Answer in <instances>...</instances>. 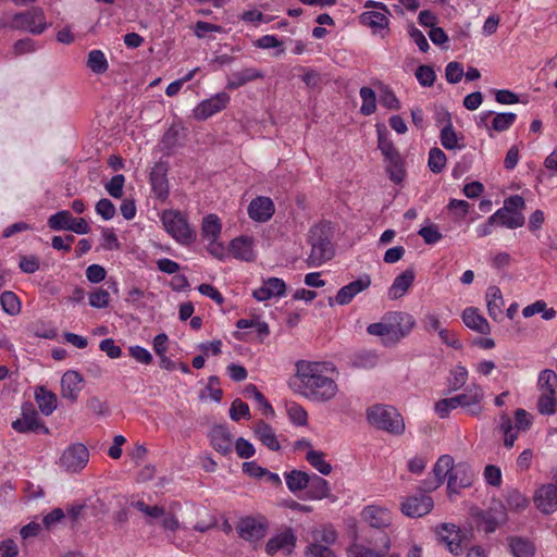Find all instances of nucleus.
Wrapping results in <instances>:
<instances>
[{"mask_svg": "<svg viewBox=\"0 0 557 557\" xmlns=\"http://www.w3.org/2000/svg\"><path fill=\"white\" fill-rule=\"evenodd\" d=\"M509 547L513 557H534L535 554L534 544L523 537H510Z\"/></svg>", "mask_w": 557, "mask_h": 557, "instance_id": "obj_35", "label": "nucleus"}, {"mask_svg": "<svg viewBox=\"0 0 557 557\" xmlns=\"http://www.w3.org/2000/svg\"><path fill=\"white\" fill-rule=\"evenodd\" d=\"M432 508L433 500L425 494L408 496L400 504L401 512L410 518L422 517L429 513Z\"/></svg>", "mask_w": 557, "mask_h": 557, "instance_id": "obj_16", "label": "nucleus"}, {"mask_svg": "<svg viewBox=\"0 0 557 557\" xmlns=\"http://www.w3.org/2000/svg\"><path fill=\"white\" fill-rule=\"evenodd\" d=\"M0 25L29 32L34 35L44 33L47 27L45 13L37 7H33L25 12L15 13L12 16H5L0 21Z\"/></svg>", "mask_w": 557, "mask_h": 557, "instance_id": "obj_4", "label": "nucleus"}, {"mask_svg": "<svg viewBox=\"0 0 557 557\" xmlns=\"http://www.w3.org/2000/svg\"><path fill=\"white\" fill-rule=\"evenodd\" d=\"M233 444L239 458L248 459L256 453L255 446L244 437H238Z\"/></svg>", "mask_w": 557, "mask_h": 557, "instance_id": "obj_60", "label": "nucleus"}, {"mask_svg": "<svg viewBox=\"0 0 557 557\" xmlns=\"http://www.w3.org/2000/svg\"><path fill=\"white\" fill-rule=\"evenodd\" d=\"M428 165L433 173H440L446 165V156L440 148H432L429 152Z\"/></svg>", "mask_w": 557, "mask_h": 557, "instance_id": "obj_51", "label": "nucleus"}, {"mask_svg": "<svg viewBox=\"0 0 557 557\" xmlns=\"http://www.w3.org/2000/svg\"><path fill=\"white\" fill-rule=\"evenodd\" d=\"M72 213L67 210H61L52 214L48 219V225L53 231L69 230L72 221Z\"/></svg>", "mask_w": 557, "mask_h": 557, "instance_id": "obj_46", "label": "nucleus"}, {"mask_svg": "<svg viewBox=\"0 0 557 557\" xmlns=\"http://www.w3.org/2000/svg\"><path fill=\"white\" fill-rule=\"evenodd\" d=\"M247 212L252 221L264 223L273 216L275 206L270 197L258 196L250 201Z\"/></svg>", "mask_w": 557, "mask_h": 557, "instance_id": "obj_17", "label": "nucleus"}, {"mask_svg": "<svg viewBox=\"0 0 557 557\" xmlns=\"http://www.w3.org/2000/svg\"><path fill=\"white\" fill-rule=\"evenodd\" d=\"M309 481L306 490V499L322 500L331 496V487L325 479L313 473Z\"/></svg>", "mask_w": 557, "mask_h": 557, "instance_id": "obj_25", "label": "nucleus"}, {"mask_svg": "<svg viewBox=\"0 0 557 557\" xmlns=\"http://www.w3.org/2000/svg\"><path fill=\"white\" fill-rule=\"evenodd\" d=\"M537 388L540 392L556 393L557 389V374L549 369L543 370L537 379Z\"/></svg>", "mask_w": 557, "mask_h": 557, "instance_id": "obj_47", "label": "nucleus"}, {"mask_svg": "<svg viewBox=\"0 0 557 557\" xmlns=\"http://www.w3.org/2000/svg\"><path fill=\"white\" fill-rule=\"evenodd\" d=\"M537 410L544 416L554 414L557 410V393L541 392L537 400Z\"/></svg>", "mask_w": 557, "mask_h": 557, "instance_id": "obj_42", "label": "nucleus"}, {"mask_svg": "<svg viewBox=\"0 0 557 557\" xmlns=\"http://www.w3.org/2000/svg\"><path fill=\"white\" fill-rule=\"evenodd\" d=\"M35 399L39 410L45 416H50L57 408V396L44 386L35 389Z\"/></svg>", "mask_w": 557, "mask_h": 557, "instance_id": "obj_28", "label": "nucleus"}, {"mask_svg": "<svg viewBox=\"0 0 557 557\" xmlns=\"http://www.w3.org/2000/svg\"><path fill=\"white\" fill-rule=\"evenodd\" d=\"M236 327L240 332L238 338L253 345L262 344L270 334L268 323L258 317L239 319L236 322Z\"/></svg>", "mask_w": 557, "mask_h": 557, "instance_id": "obj_7", "label": "nucleus"}, {"mask_svg": "<svg viewBox=\"0 0 557 557\" xmlns=\"http://www.w3.org/2000/svg\"><path fill=\"white\" fill-rule=\"evenodd\" d=\"M470 517L476 523V528L485 533L495 532L499 525L505 524L508 520L507 508L502 502H498L488 510L471 507Z\"/></svg>", "mask_w": 557, "mask_h": 557, "instance_id": "obj_5", "label": "nucleus"}, {"mask_svg": "<svg viewBox=\"0 0 557 557\" xmlns=\"http://www.w3.org/2000/svg\"><path fill=\"white\" fill-rule=\"evenodd\" d=\"M222 231V224L218 215L208 214L202 220L201 235L212 246L219 238Z\"/></svg>", "mask_w": 557, "mask_h": 557, "instance_id": "obj_30", "label": "nucleus"}, {"mask_svg": "<svg viewBox=\"0 0 557 557\" xmlns=\"http://www.w3.org/2000/svg\"><path fill=\"white\" fill-rule=\"evenodd\" d=\"M361 519L371 528L385 529L392 524V511L384 506L371 504L361 510Z\"/></svg>", "mask_w": 557, "mask_h": 557, "instance_id": "obj_15", "label": "nucleus"}, {"mask_svg": "<svg viewBox=\"0 0 557 557\" xmlns=\"http://www.w3.org/2000/svg\"><path fill=\"white\" fill-rule=\"evenodd\" d=\"M285 409L290 423H293L296 426L307 425L308 413L301 405L295 401H289L286 403Z\"/></svg>", "mask_w": 557, "mask_h": 557, "instance_id": "obj_39", "label": "nucleus"}, {"mask_svg": "<svg viewBox=\"0 0 557 557\" xmlns=\"http://www.w3.org/2000/svg\"><path fill=\"white\" fill-rule=\"evenodd\" d=\"M360 22L362 25H366L373 29V32H377L380 29H384L388 25V17L386 16V10L384 11H366L360 15Z\"/></svg>", "mask_w": 557, "mask_h": 557, "instance_id": "obj_34", "label": "nucleus"}, {"mask_svg": "<svg viewBox=\"0 0 557 557\" xmlns=\"http://www.w3.org/2000/svg\"><path fill=\"white\" fill-rule=\"evenodd\" d=\"M212 447L221 453L227 455L233 448V435L225 425H215L209 433Z\"/></svg>", "mask_w": 557, "mask_h": 557, "instance_id": "obj_22", "label": "nucleus"}, {"mask_svg": "<svg viewBox=\"0 0 557 557\" xmlns=\"http://www.w3.org/2000/svg\"><path fill=\"white\" fill-rule=\"evenodd\" d=\"M310 233L311 251L307 263L309 267H320L333 258L334 248L330 236L322 228H313Z\"/></svg>", "mask_w": 557, "mask_h": 557, "instance_id": "obj_6", "label": "nucleus"}, {"mask_svg": "<svg viewBox=\"0 0 557 557\" xmlns=\"http://www.w3.org/2000/svg\"><path fill=\"white\" fill-rule=\"evenodd\" d=\"M0 304L4 312L10 315H15L21 311V301L17 295L13 292L5 290L0 296Z\"/></svg>", "mask_w": 557, "mask_h": 557, "instance_id": "obj_45", "label": "nucleus"}, {"mask_svg": "<svg viewBox=\"0 0 557 557\" xmlns=\"http://www.w3.org/2000/svg\"><path fill=\"white\" fill-rule=\"evenodd\" d=\"M517 115L515 113H498L494 115L490 129L495 132L507 131L516 121Z\"/></svg>", "mask_w": 557, "mask_h": 557, "instance_id": "obj_50", "label": "nucleus"}, {"mask_svg": "<svg viewBox=\"0 0 557 557\" xmlns=\"http://www.w3.org/2000/svg\"><path fill=\"white\" fill-rule=\"evenodd\" d=\"M39 426L38 414L32 407L23 408L22 418L12 422V428L20 433L36 431Z\"/></svg>", "mask_w": 557, "mask_h": 557, "instance_id": "obj_27", "label": "nucleus"}, {"mask_svg": "<svg viewBox=\"0 0 557 557\" xmlns=\"http://www.w3.org/2000/svg\"><path fill=\"white\" fill-rule=\"evenodd\" d=\"M236 530L240 539L257 543L264 537L268 521L264 517H244L239 519Z\"/></svg>", "mask_w": 557, "mask_h": 557, "instance_id": "obj_10", "label": "nucleus"}, {"mask_svg": "<svg viewBox=\"0 0 557 557\" xmlns=\"http://www.w3.org/2000/svg\"><path fill=\"white\" fill-rule=\"evenodd\" d=\"M87 66L95 74L107 72L109 64L104 53L99 49H92L88 53Z\"/></svg>", "mask_w": 557, "mask_h": 557, "instance_id": "obj_40", "label": "nucleus"}, {"mask_svg": "<svg viewBox=\"0 0 557 557\" xmlns=\"http://www.w3.org/2000/svg\"><path fill=\"white\" fill-rule=\"evenodd\" d=\"M483 475L487 484L494 487H499L502 485L503 475L499 467L494 465L486 466Z\"/></svg>", "mask_w": 557, "mask_h": 557, "instance_id": "obj_59", "label": "nucleus"}, {"mask_svg": "<svg viewBox=\"0 0 557 557\" xmlns=\"http://www.w3.org/2000/svg\"><path fill=\"white\" fill-rule=\"evenodd\" d=\"M362 104L360 107V113L364 116H369L376 111V95L375 91L367 86L360 88L359 91Z\"/></svg>", "mask_w": 557, "mask_h": 557, "instance_id": "obj_41", "label": "nucleus"}, {"mask_svg": "<svg viewBox=\"0 0 557 557\" xmlns=\"http://www.w3.org/2000/svg\"><path fill=\"white\" fill-rule=\"evenodd\" d=\"M416 77L420 85L424 87H430L434 84L436 75L431 66L420 65L416 71Z\"/></svg>", "mask_w": 557, "mask_h": 557, "instance_id": "obj_58", "label": "nucleus"}, {"mask_svg": "<svg viewBox=\"0 0 557 557\" xmlns=\"http://www.w3.org/2000/svg\"><path fill=\"white\" fill-rule=\"evenodd\" d=\"M244 396L255 399L264 410V412H273V408L265 399L262 393L253 384H248L244 389Z\"/></svg>", "mask_w": 557, "mask_h": 557, "instance_id": "obj_52", "label": "nucleus"}, {"mask_svg": "<svg viewBox=\"0 0 557 557\" xmlns=\"http://www.w3.org/2000/svg\"><path fill=\"white\" fill-rule=\"evenodd\" d=\"M95 210L106 221L113 219L116 212L113 202L107 198L100 199L96 203Z\"/></svg>", "mask_w": 557, "mask_h": 557, "instance_id": "obj_56", "label": "nucleus"}, {"mask_svg": "<svg viewBox=\"0 0 557 557\" xmlns=\"http://www.w3.org/2000/svg\"><path fill=\"white\" fill-rule=\"evenodd\" d=\"M380 102L383 107L389 110H398L400 107L395 92L388 87H384L381 90Z\"/></svg>", "mask_w": 557, "mask_h": 557, "instance_id": "obj_63", "label": "nucleus"}, {"mask_svg": "<svg viewBox=\"0 0 557 557\" xmlns=\"http://www.w3.org/2000/svg\"><path fill=\"white\" fill-rule=\"evenodd\" d=\"M368 422L380 430L394 435H400L405 431V422L396 408L388 405L376 404L367 409Z\"/></svg>", "mask_w": 557, "mask_h": 557, "instance_id": "obj_2", "label": "nucleus"}, {"mask_svg": "<svg viewBox=\"0 0 557 557\" xmlns=\"http://www.w3.org/2000/svg\"><path fill=\"white\" fill-rule=\"evenodd\" d=\"M230 101L231 97L227 92H218L199 102L193 110V115L197 121H206L223 111L228 106Z\"/></svg>", "mask_w": 557, "mask_h": 557, "instance_id": "obj_11", "label": "nucleus"}, {"mask_svg": "<svg viewBox=\"0 0 557 557\" xmlns=\"http://www.w3.org/2000/svg\"><path fill=\"white\" fill-rule=\"evenodd\" d=\"M133 506L143 512L146 517L152 519H161L164 516L165 509L160 506H149L144 500H137L133 504Z\"/></svg>", "mask_w": 557, "mask_h": 557, "instance_id": "obj_57", "label": "nucleus"}, {"mask_svg": "<svg viewBox=\"0 0 557 557\" xmlns=\"http://www.w3.org/2000/svg\"><path fill=\"white\" fill-rule=\"evenodd\" d=\"M310 476L311 474L300 470H292L284 473L286 486L294 494L307 490Z\"/></svg>", "mask_w": 557, "mask_h": 557, "instance_id": "obj_31", "label": "nucleus"}, {"mask_svg": "<svg viewBox=\"0 0 557 557\" xmlns=\"http://www.w3.org/2000/svg\"><path fill=\"white\" fill-rule=\"evenodd\" d=\"M306 460L321 474L329 475L332 472V466L325 459V455L321 450H309L306 454Z\"/></svg>", "mask_w": 557, "mask_h": 557, "instance_id": "obj_38", "label": "nucleus"}, {"mask_svg": "<svg viewBox=\"0 0 557 557\" xmlns=\"http://www.w3.org/2000/svg\"><path fill=\"white\" fill-rule=\"evenodd\" d=\"M416 277L413 269H406L397 275L388 288L387 295L392 300H397L406 295Z\"/></svg>", "mask_w": 557, "mask_h": 557, "instance_id": "obj_23", "label": "nucleus"}, {"mask_svg": "<svg viewBox=\"0 0 557 557\" xmlns=\"http://www.w3.org/2000/svg\"><path fill=\"white\" fill-rule=\"evenodd\" d=\"M371 284L369 275L361 276L349 284L343 286L335 297V301L341 305H348L361 292L367 289Z\"/></svg>", "mask_w": 557, "mask_h": 557, "instance_id": "obj_20", "label": "nucleus"}, {"mask_svg": "<svg viewBox=\"0 0 557 557\" xmlns=\"http://www.w3.org/2000/svg\"><path fill=\"white\" fill-rule=\"evenodd\" d=\"M252 431L255 436L270 450H280V441L274 429L270 424L262 420H259L253 424Z\"/></svg>", "mask_w": 557, "mask_h": 557, "instance_id": "obj_24", "label": "nucleus"}, {"mask_svg": "<svg viewBox=\"0 0 557 557\" xmlns=\"http://www.w3.org/2000/svg\"><path fill=\"white\" fill-rule=\"evenodd\" d=\"M230 251L235 259L253 261L256 259L255 240L251 236L240 235L231 240Z\"/></svg>", "mask_w": 557, "mask_h": 557, "instance_id": "obj_19", "label": "nucleus"}, {"mask_svg": "<svg viewBox=\"0 0 557 557\" xmlns=\"http://www.w3.org/2000/svg\"><path fill=\"white\" fill-rule=\"evenodd\" d=\"M525 202L524 199L519 196H510L507 198L504 202V207L498 209L494 214H492V220H494L496 216H499L506 212H521V210L524 208Z\"/></svg>", "mask_w": 557, "mask_h": 557, "instance_id": "obj_48", "label": "nucleus"}, {"mask_svg": "<svg viewBox=\"0 0 557 557\" xmlns=\"http://www.w3.org/2000/svg\"><path fill=\"white\" fill-rule=\"evenodd\" d=\"M377 363L374 350H358L352 357V367L357 369H371Z\"/></svg>", "mask_w": 557, "mask_h": 557, "instance_id": "obj_43", "label": "nucleus"}, {"mask_svg": "<svg viewBox=\"0 0 557 557\" xmlns=\"http://www.w3.org/2000/svg\"><path fill=\"white\" fill-rule=\"evenodd\" d=\"M161 222L166 233L180 245L189 246L197 238L196 230L189 224L187 216L177 210L162 212Z\"/></svg>", "mask_w": 557, "mask_h": 557, "instance_id": "obj_3", "label": "nucleus"}, {"mask_svg": "<svg viewBox=\"0 0 557 557\" xmlns=\"http://www.w3.org/2000/svg\"><path fill=\"white\" fill-rule=\"evenodd\" d=\"M504 497L508 509L516 512L525 510L530 505L529 498L517 488L508 490Z\"/></svg>", "mask_w": 557, "mask_h": 557, "instance_id": "obj_36", "label": "nucleus"}, {"mask_svg": "<svg viewBox=\"0 0 557 557\" xmlns=\"http://www.w3.org/2000/svg\"><path fill=\"white\" fill-rule=\"evenodd\" d=\"M124 184H125L124 175L116 174L104 185V187L111 197L120 199L123 196Z\"/></svg>", "mask_w": 557, "mask_h": 557, "instance_id": "obj_54", "label": "nucleus"}, {"mask_svg": "<svg viewBox=\"0 0 557 557\" xmlns=\"http://www.w3.org/2000/svg\"><path fill=\"white\" fill-rule=\"evenodd\" d=\"M462 320L468 327L475 330L481 334H486L490 331L488 322L475 308L466 309L462 314Z\"/></svg>", "mask_w": 557, "mask_h": 557, "instance_id": "obj_33", "label": "nucleus"}, {"mask_svg": "<svg viewBox=\"0 0 557 557\" xmlns=\"http://www.w3.org/2000/svg\"><path fill=\"white\" fill-rule=\"evenodd\" d=\"M222 389L219 387V380L214 376L209 379V383L206 389L201 393V398H210L215 403H220L222 399Z\"/></svg>", "mask_w": 557, "mask_h": 557, "instance_id": "obj_55", "label": "nucleus"}, {"mask_svg": "<svg viewBox=\"0 0 557 557\" xmlns=\"http://www.w3.org/2000/svg\"><path fill=\"white\" fill-rule=\"evenodd\" d=\"M377 146L383 156L385 157V159L388 160L389 162H394L396 159L399 158V153L395 148L393 141L381 132H379Z\"/></svg>", "mask_w": 557, "mask_h": 557, "instance_id": "obj_49", "label": "nucleus"}, {"mask_svg": "<svg viewBox=\"0 0 557 557\" xmlns=\"http://www.w3.org/2000/svg\"><path fill=\"white\" fill-rule=\"evenodd\" d=\"M110 304V294L107 289L97 288L89 294V305L97 309H104Z\"/></svg>", "mask_w": 557, "mask_h": 557, "instance_id": "obj_53", "label": "nucleus"}, {"mask_svg": "<svg viewBox=\"0 0 557 557\" xmlns=\"http://www.w3.org/2000/svg\"><path fill=\"white\" fill-rule=\"evenodd\" d=\"M535 507L544 515L557 511V485L545 483L539 486L533 495Z\"/></svg>", "mask_w": 557, "mask_h": 557, "instance_id": "obj_14", "label": "nucleus"}, {"mask_svg": "<svg viewBox=\"0 0 557 557\" xmlns=\"http://www.w3.org/2000/svg\"><path fill=\"white\" fill-rule=\"evenodd\" d=\"M262 76L263 75L257 69H244L232 74L227 82L226 88L230 90H235L249 82L261 78Z\"/></svg>", "mask_w": 557, "mask_h": 557, "instance_id": "obj_32", "label": "nucleus"}, {"mask_svg": "<svg viewBox=\"0 0 557 557\" xmlns=\"http://www.w3.org/2000/svg\"><path fill=\"white\" fill-rule=\"evenodd\" d=\"M83 388V376L76 371H66L61 379V395L74 403Z\"/></svg>", "mask_w": 557, "mask_h": 557, "instance_id": "obj_21", "label": "nucleus"}, {"mask_svg": "<svg viewBox=\"0 0 557 557\" xmlns=\"http://www.w3.org/2000/svg\"><path fill=\"white\" fill-rule=\"evenodd\" d=\"M307 557H336L333 550L318 543H310L306 549Z\"/></svg>", "mask_w": 557, "mask_h": 557, "instance_id": "obj_64", "label": "nucleus"}, {"mask_svg": "<svg viewBox=\"0 0 557 557\" xmlns=\"http://www.w3.org/2000/svg\"><path fill=\"white\" fill-rule=\"evenodd\" d=\"M297 543V536L292 528H284L274 533L265 543V553L270 556L276 554L290 555Z\"/></svg>", "mask_w": 557, "mask_h": 557, "instance_id": "obj_9", "label": "nucleus"}, {"mask_svg": "<svg viewBox=\"0 0 557 557\" xmlns=\"http://www.w3.org/2000/svg\"><path fill=\"white\" fill-rule=\"evenodd\" d=\"M89 460V451L83 444L69 446L60 458V466L67 472H78L86 467Z\"/></svg>", "mask_w": 557, "mask_h": 557, "instance_id": "obj_12", "label": "nucleus"}, {"mask_svg": "<svg viewBox=\"0 0 557 557\" xmlns=\"http://www.w3.org/2000/svg\"><path fill=\"white\" fill-rule=\"evenodd\" d=\"M311 535H312L311 543H318L320 545H324L327 547L333 545L337 540V532L331 525H322V527L315 528L314 530H312Z\"/></svg>", "mask_w": 557, "mask_h": 557, "instance_id": "obj_37", "label": "nucleus"}, {"mask_svg": "<svg viewBox=\"0 0 557 557\" xmlns=\"http://www.w3.org/2000/svg\"><path fill=\"white\" fill-rule=\"evenodd\" d=\"M483 389L476 384H471L455 394V408H460L463 412L476 417L483 410Z\"/></svg>", "mask_w": 557, "mask_h": 557, "instance_id": "obj_8", "label": "nucleus"}, {"mask_svg": "<svg viewBox=\"0 0 557 557\" xmlns=\"http://www.w3.org/2000/svg\"><path fill=\"white\" fill-rule=\"evenodd\" d=\"M433 473L436 482L429 484L428 491L437 488L445 480L447 481V488L450 490L453 486V457L449 455L441 456L433 468Z\"/></svg>", "mask_w": 557, "mask_h": 557, "instance_id": "obj_18", "label": "nucleus"}, {"mask_svg": "<svg viewBox=\"0 0 557 557\" xmlns=\"http://www.w3.org/2000/svg\"><path fill=\"white\" fill-rule=\"evenodd\" d=\"M487 311L493 320H499L503 317L504 299L502 292L497 286H490L486 292Z\"/></svg>", "mask_w": 557, "mask_h": 557, "instance_id": "obj_29", "label": "nucleus"}, {"mask_svg": "<svg viewBox=\"0 0 557 557\" xmlns=\"http://www.w3.org/2000/svg\"><path fill=\"white\" fill-rule=\"evenodd\" d=\"M382 548L374 550L363 544H352L348 550V557H384L391 548V540L388 535L384 534L381 537Z\"/></svg>", "mask_w": 557, "mask_h": 557, "instance_id": "obj_26", "label": "nucleus"}, {"mask_svg": "<svg viewBox=\"0 0 557 557\" xmlns=\"http://www.w3.org/2000/svg\"><path fill=\"white\" fill-rule=\"evenodd\" d=\"M18 267L22 272L33 274L39 270L40 261L39 258L35 255L22 256Z\"/></svg>", "mask_w": 557, "mask_h": 557, "instance_id": "obj_62", "label": "nucleus"}, {"mask_svg": "<svg viewBox=\"0 0 557 557\" xmlns=\"http://www.w3.org/2000/svg\"><path fill=\"white\" fill-rule=\"evenodd\" d=\"M386 324H389L388 333L389 339H398L400 337H405L410 333L414 325V319L411 314L401 312V311H393L385 313Z\"/></svg>", "mask_w": 557, "mask_h": 557, "instance_id": "obj_13", "label": "nucleus"}, {"mask_svg": "<svg viewBox=\"0 0 557 557\" xmlns=\"http://www.w3.org/2000/svg\"><path fill=\"white\" fill-rule=\"evenodd\" d=\"M230 417L234 421H239L243 418H249L250 417V410L246 403L242 401L240 399H235L232 403L231 409H230Z\"/></svg>", "mask_w": 557, "mask_h": 557, "instance_id": "obj_61", "label": "nucleus"}, {"mask_svg": "<svg viewBox=\"0 0 557 557\" xmlns=\"http://www.w3.org/2000/svg\"><path fill=\"white\" fill-rule=\"evenodd\" d=\"M490 223H498L508 228H518L524 224V216L522 212H506L494 220H492L491 215Z\"/></svg>", "mask_w": 557, "mask_h": 557, "instance_id": "obj_44", "label": "nucleus"}, {"mask_svg": "<svg viewBox=\"0 0 557 557\" xmlns=\"http://www.w3.org/2000/svg\"><path fill=\"white\" fill-rule=\"evenodd\" d=\"M290 386L313 403H329L339 393V372L331 361L299 360L295 363Z\"/></svg>", "mask_w": 557, "mask_h": 557, "instance_id": "obj_1", "label": "nucleus"}]
</instances>
